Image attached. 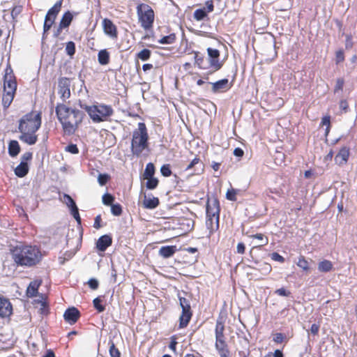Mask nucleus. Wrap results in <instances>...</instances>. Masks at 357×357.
<instances>
[{"label": "nucleus", "mask_w": 357, "mask_h": 357, "mask_svg": "<svg viewBox=\"0 0 357 357\" xmlns=\"http://www.w3.org/2000/svg\"><path fill=\"white\" fill-rule=\"evenodd\" d=\"M109 355L110 357H121V353L119 350L116 348L114 343L112 341L109 342Z\"/></svg>", "instance_id": "nucleus-36"}, {"label": "nucleus", "mask_w": 357, "mask_h": 357, "mask_svg": "<svg viewBox=\"0 0 357 357\" xmlns=\"http://www.w3.org/2000/svg\"><path fill=\"white\" fill-rule=\"evenodd\" d=\"M215 347L218 351L227 349V344L225 342V337H215Z\"/></svg>", "instance_id": "nucleus-37"}, {"label": "nucleus", "mask_w": 357, "mask_h": 357, "mask_svg": "<svg viewBox=\"0 0 357 357\" xmlns=\"http://www.w3.org/2000/svg\"><path fill=\"white\" fill-rule=\"evenodd\" d=\"M175 40H176V35L174 33H171L168 36H163L159 40V43L161 44H172L174 43Z\"/></svg>", "instance_id": "nucleus-35"}, {"label": "nucleus", "mask_w": 357, "mask_h": 357, "mask_svg": "<svg viewBox=\"0 0 357 357\" xmlns=\"http://www.w3.org/2000/svg\"><path fill=\"white\" fill-rule=\"evenodd\" d=\"M220 205L218 199H215L206 205V217H213L216 220V227H219Z\"/></svg>", "instance_id": "nucleus-11"}, {"label": "nucleus", "mask_w": 357, "mask_h": 357, "mask_svg": "<svg viewBox=\"0 0 357 357\" xmlns=\"http://www.w3.org/2000/svg\"><path fill=\"white\" fill-rule=\"evenodd\" d=\"M284 336L281 333H278L275 335L273 337V341L276 343H282L284 340Z\"/></svg>", "instance_id": "nucleus-58"}, {"label": "nucleus", "mask_w": 357, "mask_h": 357, "mask_svg": "<svg viewBox=\"0 0 357 357\" xmlns=\"http://www.w3.org/2000/svg\"><path fill=\"white\" fill-rule=\"evenodd\" d=\"M199 162V159L197 158H194L190 163L186 167L185 170H190L192 167H194L195 165L198 164Z\"/></svg>", "instance_id": "nucleus-64"}, {"label": "nucleus", "mask_w": 357, "mask_h": 357, "mask_svg": "<svg viewBox=\"0 0 357 357\" xmlns=\"http://www.w3.org/2000/svg\"><path fill=\"white\" fill-rule=\"evenodd\" d=\"M149 135L144 123L139 122L137 128L132 132L131 151L134 155L139 157L143 151L148 148Z\"/></svg>", "instance_id": "nucleus-4"}, {"label": "nucleus", "mask_w": 357, "mask_h": 357, "mask_svg": "<svg viewBox=\"0 0 357 357\" xmlns=\"http://www.w3.org/2000/svg\"><path fill=\"white\" fill-rule=\"evenodd\" d=\"M13 258L18 265L31 266L39 261L40 252L30 245L17 247L13 252Z\"/></svg>", "instance_id": "nucleus-3"}, {"label": "nucleus", "mask_w": 357, "mask_h": 357, "mask_svg": "<svg viewBox=\"0 0 357 357\" xmlns=\"http://www.w3.org/2000/svg\"><path fill=\"white\" fill-rule=\"evenodd\" d=\"M340 109L344 113L347 112L349 104L346 100H341L340 101Z\"/></svg>", "instance_id": "nucleus-55"}, {"label": "nucleus", "mask_w": 357, "mask_h": 357, "mask_svg": "<svg viewBox=\"0 0 357 357\" xmlns=\"http://www.w3.org/2000/svg\"><path fill=\"white\" fill-rule=\"evenodd\" d=\"M176 252V247L175 245L162 246L160 248L158 254L163 258H169L173 256Z\"/></svg>", "instance_id": "nucleus-21"}, {"label": "nucleus", "mask_w": 357, "mask_h": 357, "mask_svg": "<svg viewBox=\"0 0 357 357\" xmlns=\"http://www.w3.org/2000/svg\"><path fill=\"white\" fill-rule=\"evenodd\" d=\"M55 112L65 134L68 135L75 134L84 116L82 111L70 108L61 103L56 105Z\"/></svg>", "instance_id": "nucleus-1"}, {"label": "nucleus", "mask_w": 357, "mask_h": 357, "mask_svg": "<svg viewBox=\"0 0 357 357\" xmlns=\"http://www.w3.org/2000/svg\"><path fill=\"white\" fill-rule=\"evenodd\" d=\"M100 222H101V216H100V215H98L95 218L93 227L96 229H100L101 227Z\"/></svg>", "instance_id": "nucleus-61"}, {"label": "nucleus", "mask_w": 357, "mask_h": 357, "mask_svg": "<svg viewBox=\"0 0 357 357\" xmlns=\"http://www.w3.org/2000/svg\"><path fill=\"white\" fill-rule=\"evenodd\" d=\"M40 126V113L31 112L24 115L19 121L18 130L21 133L20 140L29 145L35 144L38 140L36 132Z\"/></svg>", "instance_id": "nucleus-2"}, {"label": "nucleus", "mask_w": 357, "mask_h": 357, "mask_svg": "<svg viewBox=\"0 0 357 357\" xmlns=\"http://www.w3.org/2000/svg\"><path fill=\"white\" fill-rule=\"evenodd\" d=\"M41 284V281H33L31 282L26 289V294L29 297L33 298L36 296L38 294V289Z\"/></svg>", "instance_id": "nucleus-23"}, {"label": "nucleus", "mask_w": 357, "mask_h": 357, "mask_svg": "<svg viewBox=\"0 0 357 357\" xmlns=\"http://www.w3.org/2000/svg\"><path fill=\"white\" fill-rule=\"evenodd\" d=\"M160 202L158 197H153L152 195H144L142 202L143 207L147 209H154L159 205Z\"/></svg>", "instance_id": "nucleus-17"}, {"label": "nucleus", "mask_w": 357, "mask_h": 357, "mask_svg": "<svg viewBox=\"0 0 357 357\" xmlns=\"http://www.w3.org/2000/svg\"><path fill=\"white\" fill-rule=\"evenodd\" d=\"M182 312L179 317V328H185L192 316L190 301L184 297L178 296Z\"/></svg>", "instance_id": "nucleus-8"}, {"label": "nucleus", "mask_w": 357, "mask_h": 357, "mask_svg": "<svg viewBox=\"0 0 357 357\" xmlns=\"http://www.w3.org/2000/svg\"><path fill=\"white\" fill-rule=\"evenodd\" d=\"M212 84V91L213 93H219L226 91L229 89L231 86V84H229L228 79H222L214 83H211Z\"/></svg>", "instance_id": "nucleus-16"}, {"label": "nucleus", "mask_w": 357, "mask_h": 357, "mask_svg": "<svg viewBox=\"0 0 357 357\" xmlns=\"http://www.w3.org/2000/svg\"><path fill=\"white\" fill-rule=\"evenodd\" d=\"M264 357H284V356L282 351L277 349L273 354L268 353Z\"/></svg>", "instance_id": "nucleus-57"}, {"label": "nucleus", "mask_w": 357, "mask_h": 357, "mask_svg": "<svg viewBox=\"0 0 357 357\" xmlns=\"http://www.w3.org/2000/svg\"><path fill=\"white\" fill-rule=\"evenodd\" d=\"M321 125L326 127L331 126V117L329 116H324L321 119Z\"/></svg>", "instance_id": "nucleus-60"}, {"label": "nucleus", "mask_w": 357, "mask_h": 357, "mask_svg": "<svg viewBox=\"0 0 357 357\" xmlns=\"http://www.w3.org/2000/svg\"><path fill=\"white\" fill-rule=\"evenodd\" d=\"M208 58L207 59L209 62L210 68L213 72L220 70L222 66L220 61V52L216 49L211 47L207 48Z\"/></svg>", "instance_id": "nucleus-9"}, {"label": "nucleus", "mask_w": 357, "mask_h": 357, "mask_svg": "<svg viewBox=\"0 0 357 357\" xmlns=\"http://www.w3.org/2000/svg\"><path fill=\"white\" fill-rule=\"evenodd\" d=\"M349 156V149L347 147H342L335 158L336 163L340 165L345 164Z\"/></svg>", "instance_id": "nucleus-19"}, {"label": "nucleus", "mask_w": 357, "mask_h": 357, "mask_svg": "<svg viewBox=\"0 0 357 357\" xmlns=\"http://www.w3.org/2000/svg\"><path fill=\"white\" fill-rule=\"evenodd\" d=\"M88 284L92 289H96L98 287V281L95 278H91Z\"/></svg>", "instance_id": "nucleus-54"}, {"label": "nucleus", "mask_w": 357, "mask_h": 357, "mask_svg": "<svg viewBox=\"0 0 357 357\" xmlns=\"http://www.w3.org/2000/svg\"><path fill=\"white\" fill-rule=\"evenodd\" d=\"M62 1L63 0H59L57 2H56V3L53 6V7H52L47 11L46 15L50 16V17H52L56 18L57 15L59 14V13L60 11V10H61V6H62Z\"/></svg>", "instance_id": "nucleus-28"}, {"label": "nucleus", "mask_w": 357, "mask_h": 357, "mask_svg": "<svg viewBox=\"0 0 357 357\" xmlns=\"http://www.w3.org/2000/svg\"><path fill=\"white\" fill-rule=\"evenodd\" d=\"M104 33L112 39H116L118 31L116 25L109 19L105 18L102 20Z\"/></svg>", "instance_id": "nucleus-13"}, {"label": "nucleus", "mask_w": 357, "mask_h": 357, "mask_svg": "<svg viewBox=\"0 0 357 357\" xmlns=\"http://www.w3.org/2000/svg\"><path fill=\"white\" fill-rule=\"evenodd\" d=\"M17 89V83L10 68L6 69L3 77V93L2 97V105L4 109H7L13 100Z\"/></svg>", "instance_id": "nucleus-5"}, {"label": "nucleus", "mask_w": 357, "mask_h": 357, "mask_svg": "<svg viewBox=\"0 0 357 357\" xmlns=\"http://www.w3.org/2000/svg\"><path fill=\"white\" fill-rule=\"evenodd\" d=\"M98 60L100 64L107 65L109 62V53L107 50H101L98 54Z\"/></svg>", "instance_id": "nucleus-25"}, {"label": "nucleus", "mask_w": 357, "mask_h": 357, "mask_svg": "<svg viewBox=\"0 0 357 357\" xmlns=\"http://www.w3.org/2000/svg\"><path fill=\"white\" fill-rule=\"evenodd\" d=\"M79 316V311L75 307L67 309L63 314L64 319L70 324L76 323Z\"/></svg>", "instance_id": "nucleus-14"}, {"label": "nucleus", "mask_w": 357, "mask_h": 357, "mask_svg": "<svg viewBox=\"0 0 357 357\" xmlns=\"http://www.w3.org/2000/svg\"><path fill=\"white\" fill-rule=\"evenodd\" d=\"M333 263L329 261L324 259L318 264V270L322 273H327L332 270Z\"/></svg>", "instance_id": "nucleus-27"}, {"label": "nucleus", "mask_w": 357, "mask_h": 357, "mask_svg": "<svg viewBox=\"0 0 357 357\" xmlns=\"http://www.w3.org/2000/svg\"><path fill=\"white\" fill-rule=\"evenodd\" d=\"M66 52L70 56H73L75 53V44L73 41H69L66 43Z\"/></svg>", "instance_id": "nucleus-38"}, {"label": "nucleus", "mask_w": 357, "mask_h": 357, "mask_svg": "<svg viewBox=\"0 0 357 357\" xmlns=\"http://www.w3.org/2000/svg\"><path fill=\"white\" fill-rule=\"evenodd\" d=\"M137 13L141 26L145 30L150 29L154 21V12L151 7L146 3H139L137 6Z\"/></svg>", "instance_id": "nucleus-7"}, {"label": "nucleus", "mask_w": 357, "mask_h": 357, "mask_svg": "<svg viewBox=\"0 0 357 357\" xmlns=\"http://www.w3.org/2000/svg\"><path fill=\"white\" fill-rule=\"evenodd\" d=\"M114 199V197L112 195L108 193H106L102 196V203L107 206H111L112 204Z\"/></svg>", "instance_id": "nucleus-44"}, {"label": "nucleus", "mask_w": 357, "mask_h": 357, "mask_svg": "<svg viewBox=\"0 0 357 357\" xmlns=\"http://www.w3.org/2000/svg\"><path fill=\"white\" fill-rule=\"evenodd\" d=\"M65 149L66 151L71 153L73 154H76L79 153V149L76 144H69L67 146H66Z\"/></svg>", "instance_id": "nucleus-49"}, {"label": "nucleus", "mask_w": 357, "mask_h": 357, "mask_svg": "<svg viewBox=\"0 0 357 357\" xmlns=\"http://www.w3.org/2000/svg\"><path fill=\"white\" fill-rule=\"evenodd\" d=\"M13 312L12 305L10 301L0 297V317H9Z\"/></svg>", "instance_id": "nucleus-15"}, {"label": "nucleus", "mask_w": 357, "mask_h": 357, "mask_svg": "<svg viewBox=\"0 0 357 357\" xmlns=\"http://www.w3.org/2000/svg\"><path fill=\"white\" fill-rule=\"evenodd\" d=\"M237 192H238V190H235V189L228 190L226 193V198L230 201H236V195Z\"/></svg>", "instance_id": "nucleus-48"}, {"label": "nucleus", "mask_w": 357, "mask_h": 357, "mask_svg": "<svg viewBox=\"0 0 357 357\" xmlns=\"http://www.w3.org/2000/svg\"><path fill=\"white\" fill-rule=\"evenodd\" d=\"M73 20V15L70 11L66 12L60 21L59 25L61 28H67Z\"/></svg>", "instance_id": "nucleus-26"}, {"label": "nucleus", "mask_w": 357, "mask_h": 357, "mask_svg": "<svg viewBox=\"0 0 357 357\" xmlns=\"http://www.w3.org/2000/svg\"><path fill=\"white\" fill-rule=\"evenodd\" d=\"M61 199L70 208L71 214L73 215L75 219L80 223L81 218L79 214L78 208L73 198L68 194H63V197Z\"/></svg>", "instance_id": "nucleus-12"}, {"label": "nucleus", "mask_w": 357, "mask_h": 357, "mask_svg": "<svg viewBox=\"0 0 357 357\" xmlns=\"http://www.w3.org/2000/svg\"><path fill=\"white\" fill-rule=\"evenodd\" d=\"M271 259L274 261H279L283 263L284 261V258L281 256L278 252H273L271 254Z\"/></svg>", "instance_id": "nucleus-53"}, {"label": "nucleus", "mask_w": 357, "mask_h": 357, "mask_svg": "<svg viewBox=\"0 0 357 357\" xmlns=\"http://www.w3.org/2000/svg\"><path fill=\"white\" fill-rule=\"evenodd\" d=\"M193 16L196 20L201 21L207 16V13L206 12L205 8H199L197 9L194 12Z\"/></svg>", "instance_id": "nucleus-33"}, {"label": "nucleus", "mask_w": 357, "mask_h": 357, "mask_svg": "<svg viewBox=\"0 0 357 357\" xmlns=\"http://www.w3.org/2000/svg\"><path fill=\"white\" fill-rule=\"evenodd\" d=\"M84 108L94 123L105 121L114 113V110L110 105L104 104L93 106L86 105Z\"/></svg>", "instance_id": "nucleus-6"}, {"label": "nucleus", "mask_w": 357, "mask_h": 357, "mask_svg": "<svg viewBox=\"0 0 357 357\" xmlns=\"http://www.w3.org/2000/svg\"><path fill=\"white\" fill-rule=\"evenodd\" d=\"M151 54V50L143 49L137 54V57L142 61H147Z\"/></svg>", "instance_id": "nucleus-39"}, {"label": "nucleus", "mask_w": 357, "mask_h": 357, "mask_svg": "<svg viewBox=\"0 0 357 357\" xmlns=\"http://www.w3.org/2000/svg\"><path fill=\"white\" fill-rule=\"evenodd\" d=\"M206 225L207 228L210 230V233L218 229V227H216V220H215L213 217H206Z\"/></svg>", "instance_id": "nucleus-31"}, {"label": "nucleus", "mask_w": 357, "mask_h": 357, "mask_svg": "<svg viewBox=\"0 0 357 357\" xmlns=\"http://www.w3.org/2000/svg\"><path fill=\"white\" fill-rule=\"evenodd\" d=\"M319 328H320V326L319 324H313L311 326L310 331L314 335H317L318 334V333H319Z\"/></svg>", "instance_id": "nucleus-59"}, {"label": "nucleus", "mask_w": 357, "mask_h": 357, "mask_svg": "<svg viewBox=\"0 0 357 357\" xmlns=\"http://www.w3.org/2000/svg\"><path fill=\"white\" fill-rule=\"evenodd\" d=\"M55 19L56 18L50 17L46 15L43 25V36L50 29V28L52 27V24L55 21Z\"/></svg>", "instance_id": "nucleus-30"}, {"label": "nucleus", "mask_w": 357, "mask_h": 357, "mask_svg": "<svg viewBox=\"0 0 357 357\" xmlns=\"http://www.w3.org/2000/svg\"><path fill=\"white\" fill-rule=\"evenodd\" d=\"M297 266L302 268L303 271L309 270V263L305 259V258L303 256L298 258V261L297 262Z\"/></svg>", "instance_id": "nucleus-40"}, {"label": "nucleus", "mask_w": 357, "mask_h": 357, "mask_svg": "<svg viewBox=\"0 0 357 357\" xmlns=\"http://www.w3.org/2000/svg\"><path fill=\"white\" fill-rule=\"evenodd\" d=\"M195 64L201 69H211L209 62L203 55H201L199 52H195Z\"/></svg>", "instance_id": "nucleus-20"}, {"label": "nucleus", "mask_w": 357, "mask_h": 357, "mask_svg": "<svg viewBox=\"0 0 357 357\" xmlns=\"http://www.w3.org/2000/svg\"><path fill=\"white\" fill-rule=\"evenodd\" d=\"M109 176L107 174H99L98 177V183L100 185H104L106 184L109 179Z\"/></svg>", "instance_id": "nucleus-50"}, {"label": "nucleus", "mask_w": 357, "mask_h": 357, "mask_svg": "<svg viewBox=\"0 0 357 357\" xmlns=\"http://www.w3.org/2000/svg\"><path fill=\"white\" fill-rule=\"evenodd\" d=\"M353 47V41H352V36L351 34H347L346 35V40H345V47L346 49L349 50L352 48Z\"/></svg>", "instance_id": "nucleus-51"}, {"label": "nucleus", "mask_w": 357, "mask_h": 357, "mask_svg": "<svg viewBox=\"0 0 357 357\" xmlns=\"http://www.w3.org/2000/svg\"><path fill=\"white\" fill-rule=\"evenodd\" d=\"M59 93L63 101H66L70 96V82L67 77H61L58 82Z\"/></svg>", "instance_id": "nucleus-10"}, {"label": "nucleus", "mask_w": 357, "mask_h": 357, "mask_svg": "<svg viewBox=\"0 0 357 357\" xmlns=\"http://www.w3.org/2000/svg\"><path fill=\"white\" fill-rule=\"evenodd\" d=\"M344 60V52L342 50H339L336 52V63L342 62Z\"/></svg>", "instance_id": "nucleus-56"}, {"label": "nucleus", "mask_w": 357, "mask_h": 357, "mask_svg": "<svg viewBox=\"0 0 357 357\" xmlns=\"http://www.w3.org/2000/svg\"><path fill=\"white\" fill-rule=\"evenodd\" d=\"M259 270L262 272L264 274H267L271 271V266L266 262H263L259 264Z\"/></svg>", "instance_id": "nucleus-45"}, {"label": "nucleus", "mask_w": 357, "mask_h": 357, "mask_svg": "<svg viewBox=\"0 0 357 357\" xmlns=\"http://www.w3.org/2000/svg\"><path fill=\"white\" fill-rule=\"evenodd\" d=\"M112 243V238L109 235H103L100 236L96 242V248L98 250L104 252Z\"/></svg>", "instance_id": "nucleus-18"}, {"label": "nucleus", "mask_w": 357, "mask_h": 357, "mask_svg": "<svg viewBox=\"0 0 357 357\" xmlns=\"http://www.w3.org/2000/svg\"><path fill=\"white\" fill-rule=\"evenodd\" d=\"M344 84V80L343 78H338L336 80V84L334 88V93H336L339 91H342L343 86Z\"/></svg>", "instance_id": "nucleus-46"}, {"label": "nucleus", "mask_w": 357, "mask_h": 357, "mask_svg": "<svg viewBox=\"0 0 357 357\" xmlns=\"http://www.w3.org/2000/svg\"><path fill=\"white\" fill-rule=\"evenodd\" d=\"M111 212L115 216H119L122 213V207L119 204L111 205Z\"/></svg>", "instance_id": "nucleus-42"}, {"label": "nucleus", "mask_w": 357, "mask_h": 357, "mask_svg": "<svg viewBox=\"0 0 357 357\" xmlns=\"http://www.w3.org/2000/svg\"><path fill=\"white\" fill-rule=\"evenodd\" d=\"M161 174L165 177H168L172 175V170L169 164L163 165L160 168Z\"/></svg>", "instance_id": "nucleus-43"}, {"label": "nucleus", "mask_w": 357, "mask_h": 357, "mask_svg": "<svg viewBox=\"0 0 357 357\" xmlns=\"http://www.w3.org/2000/svg\"><path fill=\"white\" fill-rule=\"evenodd\" d=\"M251 238H257L259 241H262V243L260 245H267L268 243V239L267 237H264V234H256L254 235L250 236Z\"/></svg>", "instance_id": "nucleus-47"}, {"label": "nucleus", "mask_w": 357, "mask_h": 357, "mask_svg": "<svg viewBox=\"0 0 357 357\" xmlns=\"http://www.w3.org/2000/svg\"><path fill=\"white\" fill-rule=\"evenodd\" d=\"M29 172L27 162L21 161V162L15 169V174L18 177L22 178L25 176Z\"/></svg>", "instance_id": "nucleus-22"}, {"label": "nucleus", "mask_w": 357, "mask_h": 357, "mask_svg": "<svg viewBox=\"0 0 357 357\" xmlns=\"http://www.w3.org/2000/svg\"><path fill=\"white\" fill-rule=\"evenodd\" d=\"M275 293L280 296H289L291 294L290 291H287L283 287L275 290Z\"/></svg>", "instance_id": "nucleus-52"}, {"label": "nucleus", "mask_w": 357, "mask_h": 357, "mask_svg": "<svg viewBox=\"0 0 357 357\" xmlns=\"http://www.w3.org/2000/svg\"><path fill=\"white\" fill-rule=\"evenodd\" d=\"M144 179H147L146 186L148 189L153 190L158 185V180L156 178L149 177V178H144Z\"/></svg>", "instance_id": "nucleus-34"}, {"label": "nucleus", "mask_w": 357, "mask_h": 357, "mask_svg": "<svg viewBox=\"0 0 357 357\" xmlns=\"http://www.w3.org/2000/svg\"><path fill=\"white\" fill-rule=\"evenodd\" d=\"M32 158V153L30 152H26L24 153L21 157V161L27 162L28 160H30Z\"/></svg>", "instance_id": "nucleus-62"}, {"label": "nucleus", "mask_w": 357, "mask_h": 357, "mask_svg": "<svg viewBox=\"0 0 357 357\" xmlns=\"http://www.w3.org/2000/svg\"><path fill=\"white\" fill-rule=\"evenodd\" d=\"M101 302L102 299L100 297L96 298L93 301V306L98 310V312H102L105 310V306L100 304Z\"/></svg>", "instance_id": "nucleus-41"}, {"label": "nucleus", "mask_w": 357, "mask_h": 357, "mask_svg": "<svg viewBox=\"0 0 357 357\" xmlns=\"http://www.w3.org/2000/svg\"><path fill=\"white\" fill-rule=\"evenodd\" d=\"M20 151V146L16 140H11L8 144V153L11 157L17 156Z\"/></svg>", "instance_id": "nucleus-24"}, {"label": "nucleus", "mask_w": 357, "mask_h": 357, "mask_svg": "<svg viewBox=\"0 0 357 357\" xmlns=\"http://www.w3.org/2000/svg\"><path fill=\"white\" fill-rule=\"evenodd\" d=\"M237 252L243 254L245 252V246L243 243H238L236 247Z\"/></svg>", "instance_id": "nucleus-63"}, {"label": "nucleus", "mask_w": 357, "mask_h": 357, "mask_svg": "<svg viewBox=\"0 0 357 357\" xmlns=\"http://www.w3.org/2000/svg\"><path fill=\"white\" fill-rule=\"evenodd\" d=\"M225 325L222 317H218L216 321L215 326V337H223L224 336Z\"/></svg>", "instance_id": "nucleus-29"}, {"label": "nucleus", "mask_w": 357, "mask_h": 357, "mask_svg": "<svg viewBox=\"0 0 357 357\" xmlns=\"http://www.w3.org/2000/svg\"><path fill=\"white\" fill-rule=\"evenodd\" d=\"M155 173V167L153 163L149 162L146 165L144 172V178L149 177H153Z\"/></svg>", "instance_id": "nucleus-32"}]
</instances>
